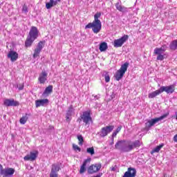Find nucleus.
<instances>
[{"mask_svg": "<svg viewBox=\"0 0 177 177\" xmlns=\"http://www.w3.org/2000/svg\"><path fill=\"white\" fill-rule=\"evenodd\" d=\"M62 0H53L52 1H50L48 3H46V9H50L51 8H53V6H56L57 5L58 2H60Z\"/></svg>", "mask_w": 177, "mask_h": 177, "instance_id": "6ab92c4d", "label": "nucleus"}, {"mask_svg": "<svg viewBox=\"0 0 177 177\" xmlns=\"http://www.w3.org/2000/svg\"><path fill=\"white\" fill-rule=\"evenodd\" d=\"M176 115V120H177V112L175 113Z\"/></svg>", "mask_w": 177, "mask_h": 177, "instance_id": "864d4df0", "label": "nucleus"}, {"mask_svg": "<svg viewBox=\"0 0 177 177\" xmlns=\"http://www.w3.org/2000/svg\"><path fill=\"white\" fill-rule=\"evenodd\" d=\"M115 8L118 10H119V12H124V7L120 5V3H116Z\"/></svg>", "mask_w": 177, "mask_h": 177, "instance_id": "72a5a7b5", "label": "nucleus"}, {"mask_svg": "<svg viewBox=\"0 0 177 177\" xmlns=\"http://www.w3.org/2000/svg\"><path fill=\"white\" fill-rule=\"evenodd\" d=\"M118 133H116V131H113V133H112V139H114V138H115V136H117V134Z\"/></svg>", "mask_w": 177, "mask_h": 177, "instance_id": "49530a36", "label": "nucleus"}, {"mask_svg": "<svg viewBox=\"0 0 177 177\" xmlns=\"http://www.w3.org/2000/svg\"><path fill=\"white\" fill-rule=\"evenodd\" d=\"M38 28H37V27L35 26H32L30 32H29V35H28V37L33 39L35 41V39H37L38 38Z\"/></svg>", "mask_w": 177, "mask_h": 177, "instance_id": "1a4fd4ad", "label": "nucleus"}, {"mask_svg": "<svg viewBox=\"0 0 177 177\" xmlns=\"http://www.w3.org/2000/svg\"><path fill=\"white\" fill-rule=\"evenodd\" d=\"M60 171V165L59 163H55L52 165L51 172H55L57 174Z\"/></svg>", "mask_w": 177, "mask_h": 177, "instance_id": "4be33fe9", "label": "nucleus"}, {"mask_svg": "<svg viewBox=\"0 0 177 177\" xmlns=\"http://www.w3.org/2000/svg\"><path fill=\"white\" fill-rule=\"evenodd\" d=\"M160 89H175V86L174 84H172L169 86H162Z\"/></svg>", "mask_w": 177, "mask_h": 177, "instance_id": "c9c22d12", "label": "nucleus"}, {"mask_svg": "<svg viewBox=\"0 0 177 177\" xmlns=\"http://www.w3.org/2000/svg\"><path fill=\"white\" fill-rule=\"evenodd\" d=\"M169 115V113L167 112V113L163 114L159 118H155L153 119H151L147 121V122L145 123V128L147 131H149L151 127H154L155 124H157L158 121H161L164 120V118H167Z\"/></svg>", "mask_w": 177, "mask_h": 177, "instance_id": "7ed1b4c3", "label": "nucleus"}, {"mask_svg": "<svg viewBox=\"0 0 177 177\" xmlns=\"http://www.w3.org/2000/svg\"><path fill=\"white\" fill-rule=\"evenodd\" d=\"M117 170V166L112 167L111 171H115Z\"/></svg>", "mask_w": 177, "mask_h": 177, "instance_id": "09e8293b", "label": "nucleus"}, {"mask_svg": "<svg viewBox=\"0 0 177 177\" xmlns=\"http://www.w3.org/2000/svg\"><path fill=\"white\" fill-rule=\"evenodd\" d=\"M74 112V108L73 107V105H71L68 108V110L66 111V122H70L71 121V117L73 115V113Z\"/></svg>", "mask_w": 177, "mask_h": 177, "instance_id": "dca6fc26", "label": "nucleus"}, {"mask_svg": "<svg viewBox=\"0 0 177 177\" xmlns=\"http://www.w3.org/2000/svg\"><path fill=\"white\" fill-rule=\"evenodd\" d=\"M104 78L106 82H110V75H109V73L104 75Z\"/></svg>", "mask_w": 177, "mask_h": 177, "instance_id": "ea45409f", "label": "nucleus"}, {"mask_svg": "<svg viewBox=\"0 0 177 177\" xmlns=\"http://www.w3.org/2000/svg\"><path fill=\"white\" fill-rule=\"evenodd\" d=\"M128 38H129V36L124 35L121 38L114 40L113 46L115 48H121L128 41Z\"/></svg>", "mask_w": 177, "mask_h": 177, "instance_id": "423d86ee", "label": "nucleus"}, {"mask_svg": "<svg viewBox=\"0 0 177 177\" xmlns=\"http://www.w3.org/2000/svg\"><path fill=\"white\" fill-rule=\"evenodd\" d=\"M81 121H83L85 125H89L90 122H93V120L91 115V110L83 112V113L77 119V122H81Z\"/></svg>", "mask_w": 177, "mask_h": 177, "instance_id": "20e7f679", "label": "nucleus"}, {"mask_svg": "<svg viewBox=\"0 0 177 177\" xmlns=\"http://www.w3.org/2000/svg\"><path fill=\"white\" fill-rule=\"evenodd\" d=\"M101 168H102V163L91 165L88 167L87 172L88 175H93V174H96L97 172H99Z\"/></svg>", "mask_w": 177, "mask_h": 177, "instance_id": "39448f33", "label": "nucleus"}, {"mask_svg": "<svg viewBox=\"0 0 177 177\" xmlns=\"http://www.w3.org/2000/svg\"><path fill=\"white\" fill-rule=\"evenodd\" d=\"M46 89H53V86L49 85L48 86H47V87L46 88Z\"/></svg>", "mask_w": 177, "mask_h": 177, "instance_id": "de8ad7c7", "label": "nucleus"}, {"mask_svg": "<svg viewBox=\"0 0 177 177\" xmlns=\"http://www.w3.org/2000/svg\"><path fill=\"white\" fill-rule=\"evenodd\" d=\"M100 16H102L101 12L95 13L94 15V21L92 23H88L85 26V29L92 28L94 34H99V32H100V30H102V21L99 20Z\"/></svg>", "mask_w": 177, "mask_h": 177, "instance_id": "f03ea898", "label": "nucleus"}, {"mask_svg": "<svg viewBox=\"0 0 177 177\" xmlns=\"http://www.w3.org/2000/svg\"><path fill=\"white\" fill-rule=\"evenodd\" d=\"M19 89H24V86L21 85V86L19 87V86H17Z\"/></svg>", "mask_w": 177, "mask_h": 177, "instance_id": "8fccbe9b", "label": "nucleus"}, {"mask_svg": "<svg viewBox=\"0 0 177 177\" xmlns=\"http://www.w3.org/2000/svg\"><path fill=\"white\" fill-rule=\"evenodd\" d=\"M7 57L8 59H10L11 62H16V60L19 59V53H17L16 51L10 50L9 51Z\"/></svg>", "mask_w": 177, "mask_h": 177, "instance_id": "4468645a", "label": "nucleus"}, {"mask_svg": "<svg viewBox=\"0 0 177 177\" xmlns=\"http://www.w3.org/2000/svg\"><path fill=\"white\" fill-rule=\"evenodd\" d=\"M48 80V73L45 71H42L41 74L39 75V82L40 84H45L46 82V80Z\"/></svg>", "mask_w": 177, "mask_h": 177, "instance_id": "2eb2a0df", "label": "nucleus"}, {"mask_svg": "<svg viewBox=\"0 0 177 177\" xmlns=\"http://www.w3.org/2000/svg\"><path fill=\"white\" fill-rule=\"evenodd\" d=\"M160 93H162L161 89L156 90L152 93H150L148 95V97L149 99H154V97H156V96H158Z\"/></svg>", "mask_w": 177, "mask_h": 177, "instance_id": "aec40b11", "label": "nucleus"}, {"mask_svg": "<svg viewBox=\"0 0 177 177\" xmlns=\"http://www.w3.org/2000/svg\"><path fill=\"white\" fill-rule=\"evenodd\" d=\"M53 0H50V2H53Z\"/></svg>", "mask_w": 177, "mask_h": 177, "instance_id": "6e6d98bb", "label": "nucleus"}, {"mask_svg": "<svg viewBox=\"0 0 177 177\" xmlns=\"http://www.w3.org/2000/svg\"><path fill=\"white\" fill-rule=\"evenodd\" d=\"M162 147H164V143H162L153 148L151 151V154H153V153H159Z\"/></svg>", "mask_w": 177, "mask_h": 177, "instance_id": "5701e85b", "label": "nucleus"}, {"mask_svg": "<svg viewBox=\"0 0 177 177\" xmlns=\"http://www.w3.org/2000/svg\"><path fill=\"white\" fill-rule=\"evenodd\" d=\"M34 39L27 37V39L25 41V46L26 48H30L32 45V43L34 42Z\"/></svg>", "mask_w": 177, "mask_h": 177, "instance_id": "bb28decb", "label": "nucleus"}, {"mask_svg": "<svg viewBox=\"0 0 177 177\" xmlns=\"http://www.w3.org/2000/svg\"><path fill=\"white\" fill-rule=\"evenodd\" d=\"M73 149L75 150V151H81V148L78 147V145H76L75 144L73 145Z\"/></svg>", "mask_w": 177, "mask_h": 177, "instance_id": "e433bc0d", "label": "nucleus"}, {"mask_svg": "<svg viewBox=\"0 0 177 177\" xmlns=\"http://www.w3.org/2000/svg\"><path fill=\"white\" fill-rule=\"evenodd\" d=\"M92 160V158H88L87 159L84 160V161L83 162L82 167H86V165L88 164V162H91V161Z\"/></svg>", "mask_w": 177, "mask_h": 177, "instance_id": "f704fd0d", "label": "nucleus"}, {"mask_svg": "<svg viewBox=\"0 0 177 177\" xmlns=\"http://www.w3.org/2000/svg\"><path fill=\"white\" fill-rule=\"evenodd\" d=\"M3 104L6 107H17V106H20V102L15 100V99H6L3 101Z\"/></svg>", "mask_w": 177, "mask_h": 177, "instance_id": "6e6552de", "label": "nucleus"}, {"mask_svg": "<svg viewBox=\"0 0 177 177\" xmlns=\"http://www.w3.org/2000/svg\"><path fill=\"white\" fill-rule=\"evenodd\" d=\"M53 129H55V127L52 126V125H50L48 127V128L47 129V130L49 132V134H50V131H53Z\"/></svg>", "mask_w": 177, "mask_h": 177, "instance_id": "79ce46f5", "label": "nucleus"}, {"mask_svg": "<svg viewBox=\"0 0 177 177\" xmlns=\"http://www.w3.org/2000/svg\"><path fill=\"white\" fill-rule=\"evenodd\" d=\"M5 171V169H3V167L2 165H0V175H3V172Z\"/></svg>", "mask_w": 177, "mask_h": 177, "instance_id": "a19ab883", "label": "nucleus"}, {"mask_svg": "<svg viewBox=\"0 0 177 177\" xmlns=\"http://www.w3.org/2000/svg\"><path fill=\"white\" fill-rule=\"evenodd\" d=\"M121 129H122V125H119L115 132L118 133L121 131Z\"/></svg>", "mask_w": 177, "mask_h": 177, "instance_id": "37998d69", "label": "nucleus"}, {"mask_svg": "<svg viewBox=\"0 0 177 177\" xmlns=\"http://www.w3.org/2000/svg\"><path fill=\"white\" fill-rule=\"evenodd\" d=\"M86 171V167L85 166H81L80 169V174H84Z\"/></svg>", "mask_w": 177, "mask_h": 177, "instance_id": "4c0bfd02", "label": "nucleus"}, {"mask_svg": "<svg viewBox=\"0 0 177 177\" xmlns=\"http://www.w3.org/2000/svg\"><path fill=\"white\" fill-rule=\"evenodd\" d=\"M156 55H158L156 60H160V61L164 60V55H162V54H156Z\"/></svg>", "mask_w": 177, "mask_h": 177, "instance_id": "58836bf2", "label": "nucleus"}, {"mask_svg": "<svg viewBox=\"0 0 177 177\" xmlns=\"http://www.w3.org/2000/svg\"><path fill=\"white\" fill-rule=\"evenodd\" d=\"M86 153L91 154V156H93V154H95V149L93 148V147L87 148Z\"/></svg>", "mask_w": 177, "mask_h": 177, "instance_id": "2f4dec72", "label": "nucleus"}, {"mask_svg": "<svg viewBox=\"0 0 177 177\" xmlns=\"http://www.w3.org/2000/svg\"><path fill=\"white\" fill-rule=\"evenodd\" d=\"M43 45H44V41H39L38 43L37 46L34 51V54H33L34 59H37V57L39 56V54L41 53V51L44 48Z\"/></svg>", "mask_w": 177, "mask_h": 177, "instance_id": "9b49d317", "label": "nucleus"}, {"mask_svg": "<svg viewBox=\"0 0 177 177\" xmlns=\"http://www.w3.org/2000/svg\"><path fill=\"white\" fill-rule=\"evenodd\" d=\"M77 140H79L78 145L80 146H82V145H84V137L82 136V135H77Z\"/></svg>", "mask_w": 177, "mask_h": 177, "instance_id": "7c9ffc66", "label": "nucleus"}, {"mask_svg": "<svg viewBox=\"0 0 177 177\" xmlns=\"http://www.w3.org/2000/svg\"><path fill=\"white\" fill-rule=\"evenodd\" d=\"M111 142L110 143L111 145H114V138H111Z\"/></svg>", "mask_w": 177, "mask_h": 177, "instance_id": "3c124183", "label": "nucleus"}, {"mask_svg": "<svg viewBox=\"0 0 177 177\" xmlns=\"http://www.w3.org/2000/svg\"><path fill=\"white\" fill-rule=\"evenodd\" d=\"M142 146V142L140 140L132 141L131 140H118L115 145V149L121 151V153H129L134 149H138Z\"/></svg>", "mask_w": 177, "mask_h": 177, "instance_id": "f257e3e1", "label": "nucleus"}, {"mask_svg": "<svg viewBox=\"0 0 177 177\" xmlns=\"http://www.w3.org/2000/svg\"><path fill=\"white\" fill-rule=\"evenodd\" d=\"M3 177H9V176H5V175H3Z\"/></svg>", "mask_w": 177, "mask_h": 177, "instance_id": "5fc2aeb1", "label": "nucleus"}, {"mask_svg": "<svg viewBox=\"0 0 177 177\" xmlns=\"http://www.w3.org/2000/svg\"><path fill=\"white\" fill-rule=\"evenodd\" d=\"M129 66V63L125 62L124 64H122L119 71H121L123 74H125L127 70H128V67Z\"/></svg>", "mask_w": 177, "mask_h": 177, "instance_id": "b1692460", "label": "nucleus"}, {"mask_svg": "<svg viewBox=\"0 0 177 177\" xmlns=\"http://www.w3.org/2000/svg\"><path fill=\"white\" fill-rule=\"evenodd\" d=\"M170 49L172 50H176L177 49V39L174 40L169 45Z\"/></svg>", "mask_w": 177, "mask_h": 177, "instance_id": "c756f323", "label": "nucleus"}, {"mask_svg": "<svg viewBox=\"0 0 177 177\" xmlns=\"http://www.w3.org/2000/svg\"><path fill=\"white\" fill-rule=\"evenodd\" d=\"M53 92V89H45L41 95V97L44 99L48 97Z\"/></svg>", "mask_w": 177, "mask_h": 177, "instance_id": "393cba45", "label": "nucleus"}, {"mask_svg": "<svg viewBox=\"0 0 177 177\" xmlns=\"http://www.w3.org/2000/svg\"><path fill=\"white\" fill-rule=\"evenodd\" d=\"M109 46L107 45V43L106 41H103L100 44L99 49L100 52H105V50H107Z\"/></svg>", "mask_w": 177, "mask_h": 177, "instance_id": "412c9836", "label": "nucleus"}, {"mask_svg": "<svg viewBox=\"0 0 177 177\" xmlns=\"http://www.w3.org/2000/svg\"><path fill=\"white\" fill-rule=\"evenodd\" d=\"M38 151H35V152L31 151L30 155L24 156V161H35L38 157Z\"/></svg>", "mask_w": 177, "mask_h": 177, "instance_id": "9d476101", "label": "nucleus"}, {"mask_svg": "<svg viewBox=\"0 0 177 177\" xmlns=\"http://www.w3.org/2000/svg\"><path fill=\"white\" fill-rule=\"evenodd\" d=\"M124 74L122 71H118L115 75L116 81H120L124 77Z\"/></svg>", "mask_w": 177, "mask_h": 177, "instance_id": "cd10ccee", "label": "nucleus"}, {"mask_svg": "<svg viewBox=\"0 0 177 177\" xmlns=\"http://www.w3.org/2000/svg\"><path fill=\"white\" fill-rule=\"evenodd\" d=\"M23 10H24L25 12H28V10H27V7H24V8H23Z\"/></svg>", "mask_w": 177, "mask_h": 177, "instance_id": "603ef678", "label": "nucleus"}, {"mask_svg": "<svg viewBox=\"0 0 177 177\" xmlns=\"http://www.w3.org/2000/svg\"><path fill=\"white\" fill-rule=\"evenodd\" d=\"M92 96H93L97 100L100 99V94L96 95H93Z\"/></svg>", "mask_w": 177, "mask_h": 177, "instance_id": "a18cd8bd", "label": "nucleus"}, {"mask_svg": "<svg viewBox=\"0 0 177 177\" xmlns=\"http://www.w3.org/2000/svg\"><path fill=\"white\" fill-rule=\"evenodd\" d=\"M136 169L133 167H129L127 169V171L124 174L122 177H136Z\"/></svg>", "mask_w": 177, "mask_h": 177, "instance_id": "f8f14e48", "label": "nucleus"}, {"mask_svg": "<svg viewBox=\"0 0 177 177\" xmlns=\"http://www.w3.org/2000/svg\"><path fill=\"white\" fill-rule=\"evenodd\" d=\"M48 104H49V100L48 99H41L35 101V106L37 108L41 107V106L44 107L48 106Z\"/></svg>", "mask_w": 177, "mask_h": 177, "instance_id": "ddd939ff", "label": "nucleus"}, {"mask_svg": "<svg viewBox=\"0 0 177 177\" xmlns=\"http://www.w3.org/2000/svg\"><path fill=\"white\" fill-rule=\"evenodd\" d=\"M31 115V114H28V113H26L25 115L22 116L20 120H19V122L20 124H21L22 125H24V124H26V122H27V120H28V116Z\"/></svg>", "mask_w": 177, "mask_h": 177, "instance_id": "a878e982", "label": "nucleus"}, {"mask_svg": "<svg viewBox=\"0 0 177 177\" xmlns=\"http://www.w3.org/2000/svg\"><path fill=\"white\" fill-rule=\"evenodd\" d=\"M106 95L108 96H110L111 98H109V100H113V99L115 97V93H114V90H113L112 91L111 90H108V91H106Z\"/></svg>", "mask_w": 177, "mask_h": 177, "instance_id": "c85d7f7f", "label": "nucleus"}, {"mask_svg": "<svg viewBox=\"0 0 177 177\" xmlns=\"http://www.w3.org/2000/svg\"><path fill=\"white\" fill-rule=\"evenodd\" d=\"M50 177H57V173L54 171H50Z\"/></svg>", "mask_w": 177, "mask_h": 177, "instance_id": "c03bdc74", "label": "nucleus"}, {"mask_svg": "<svg viewBox=\"0 0 177 177\" xmlns=\"http://www.w3.org/2000/svg\"><path fill=\"white\" fill-rule=\"evenodd\" d=\"M162 93V92H167L168 95H171V93H174L175 92V89H160Z\"/></svg>", "mask_w": 177, "mask_h": 177, "instance_id": "473e14b6", "label": "nucleus"}, {"mask_svg": "<svg viewBox=\"0 0 177 177\" xmlns=\"http://www.w3.org/2000/svg\"><path fill=\"white\" fill-rule=\"evenodd\" d=\"M113 129H114L113 125H109V126H106L104 127H102L100 133V136H101V138H104L105 136H107L109 133H110L111 132H113Z\"/></svg>", "mask_w": 177, "mask_h": 177, "instance_id": "0eeeda50", "label": "nucleus"}, {"mask_svg": "<svg viewBox=\"0 0 177 177\" xmlns=\"http://www.w3.org/2000/svg\"><path fill=\"white\" fill-rule=\"evenodd\" d=\"M167 48L168 47L167 46V45H163L160 48H156L154 49V54L155 55H162V53H164V52H165V50H167Z\"/></svg>", "mask_w": 177, "mask_h": 177, "instance_id": "a211bd4d", "label": "nucleus"}, {"mask_svg": "<svg viewBox=\"0 0 177 177\" xmlns=\"http://www.w3.org/2000/svg\"><path fill=\"white\" fill-rule=\"evenodd\" d=\"M15 172H16V170L14 168L7 167L4 169L3 175H4L5 176H13Z\"/></svg>", "mask_w": 177, "mask_h": 177, "instance_id": "f3484780", "label": "nucleus"}]
</instances>
